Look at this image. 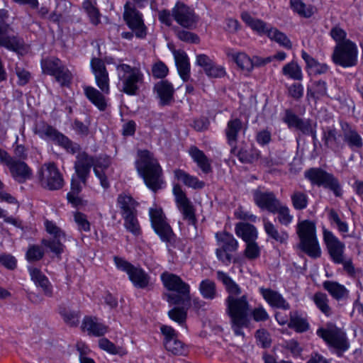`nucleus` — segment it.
Masks as SVG:
<instances>
[{"instance_id":"1","label":"nucleus","mask_w":363,"mask_h":363,"mask_svg":"<svg viewBox=\"0 0 363 363\" xmlns=\"http://www.w3.org/2000/svg\"><path fill=\"white\" fill-rule=\"evenodd\" d=\"M217 279L225 286L228 294L225 298V313L230 318L231 328L236 336L244 337L242 331L244 328H247L250 320L249 315L251 314L253 320L256 322L266 321L269 319V315L262 306H258L251 310V307L247 294H242V289L228 274L218 271Z\"/></svg>"},{"instance_id":"2","label":"nucleus","mask_w":363,"mask_h":363,"mask_svg":"<svg viewBox=\"0 0 363 363\" xmlns=\"http://www.w3.org/2000/svg\"><path fill=\"white\" fill-rule=\"evenodd\" d=\"M91 69L94 75L97 86L101 91L91 86L84 87L86 97L100 111H104L107 103L103 93H109V76L104 62L99 57H92L90 62Z\"/></svg>"},{"instance_id":"3","label":"nucleus","mask_w":363,"mask_h":363,"mask_svg":"<svg viewBox=\"0 0 363 363\" xmlns=\"http://www.w3.org/2000/svg\"><path fill=\"white\" fill-rule=\"evenodd\" d=\"M138 155L135 167L145 185L154 192L162 189L164 184L163 172L157 160L147 150H139Z\"/></svg>"},{"instance_id":"4","label":"nucleus","mask_w":363,"mask_h":363,"mask_svg":"<svg viewBox=\"0 0 363 363\" xmlns=\"http://www.w3.org/2000/svg\"><path fill=\"white\" fill-rule=\"evenodd\" d=\"M161 281L164 288L175 294L165 293L164 297L171 305H179L189 303L191 301L190 286L174 274L164 272L161 276Z\"/></svg>"},{"instance_id":"5","label":"nucleus","mask_w":363,"mask_h":363,"mask_svg":"<svg viewBox=\"0 0 363 363\" xmlns=\"http://www.w3.org/2000/svg\"><path fill=\"white\" fill-rule=\"evenodd\" d=\"M297 234L300 240L298 248L311 258L320 257L321 250L316 235L315 223L309 220L299 222Z\"/></svg>"},{"instance_id":"6","label":"nucleus","mask_w":363,"mask_h":363,"mask_svg":"<svg viewBox=\"0 0 363 363\" xmlns=\"http://www.w3.org/2000/svg\"><path fill=\"white\" fill-rule=\"evenodd\" d=\"M316 334L321 337L325 343L335 350L337 357H342L350 347V341L346 333L333 323H328L325 328H320Z\"/></svg>"},{"instance_id":"7","label":"nucleus","mask_w":363,"mask_h":363,"mask_svg":"<svg viewBox=\"0 0 363 363\" xmlns=\"http://www.w3.org/2000/svg\"><path fill=\"white\" fill-rule=\"evenodd\" d=\"M8 18V11L0 9V47H4L18 55H23L26 51L25 42L18 35L11 34L12 28L5 22Z\"/></svg>"},{"instance_id":"8","label":"nucleus","mask_w":363,"mask_h":363,"mask_svg":"<svg viewBox=\"0 0 363 363\" xmlns=\"http://www.w3.org/2000/svg\"><path fill=\"white\" fill-rule=\"evenodd\" d=\"M116 70L118 79L122 82L121 91L130 96L136 95L139 84L143 82V74L140 69L126 64H119L116 66Z\"/></svg>"},{"instance_id":"9","label":"nucleus","mask_w":363,"mask_h":363,"mask_svg":"<svg viewBox=\"0 0 363 363\" xmlns=\"http://www.w3.org/2000/svg\"><path fill=\"white\" fill-rule=\"evenodd\" d=\"M304 177L312 185L323 186L333 192L335 196L341 197L342 190L338 179L333 174L318 167H312L304 172Z\"/></svg>"},{"instance_id":"10","label":"nucleus","mask_w":363,"mask_h":363,"mask_svg":"<svg viewBox=\"0 0 363 363\" xmlns=\"http://www.w3.org/2000/svg\"><path fill=\"white\" fill-rule=\"evenodd\" d=\"M304 177L312 185L323 186L333 192L335 196L341 197L342 190L338 179L333 174L318 167H312L304 172Z\"/></svg>"},{"instance_id":"11","label":"nucleus","mask_w":363,"mask_h":363,"mask_svg":"<svg viewBox=\"0 0 363 363\" xmlns=\"http://www.w3.org/2000/svg\"><path fill=\"white\" fill-rule=\"evenodd\" d=\"M332 60L335 65L343 67L355 66L357 63V48L350 40L337 44L334 48Z\"/></svg>"},{"instance_id":"12","label":"nucleus","mask_w":363,"mask_h":363,"mask_svg":"<svg viewBox=\"0 0 363 363\" xmlns=\"http://www.w3.org/2000/svg\"><path fill=\"white\" fill-rule=\"evenodd\" d=\"M35 133L38 135L41 138L50 139L65 147L67 151L74 154L79 150L77 144H73L67 137L60 133L52 125L41 121L35 125L34 129Z\"/></svg>"},{"instance_id":"13","label":"nucleus","mask_w":363,"mask_h":363,"mask_svg":"<svg viewBox=\"0 0 363 363\" xmlns=\"http://www.w3.org/2000/svg\"><path fill=\"white\" fill-rule=\"evenodd\" d=\"M41 186L51 191L59 190L65 184L62 174L55 163L44 164L38 172Z\"/></svg>"},{"instance_id":"14","label":"nucleus","mask_w":363,"mask_h":363,"mask_svg":"<svg viewBox=\"0 0 363 363\" xmlns=\"http://www.w3.org/2000/svg\"><path fill=\"white\" fill-rule=\"evenodd\" d=\"M123 18L128 27L134 32L135 36L143 39L147 35V27L143 14L136 9L134 4L127 2L124 6Z\"/></svg>"},{"instance_id":"15","label":"nucleus","mask_w":363,"mask_h":363,"mask_svg":"<svg viewBox=\"0 0 363 363\" xmlns=\"http://www.w3.org/2000/svg\"><path fill=\"white\" fill-rule=\"evenodd\" d=\"M149 213L155 232L163 242L173 244L176 236L171 226L166 221L162 210L161 208H150Z\"/></svg>"},{"instance_id":"16","label":"nucleus","mask_w":363,"mask_h":363,"mask_svg":"<svg viewBox=\"0 0 363 363\" xmlns=\"http://www.w3.org/2000/svg\"><path fill=\"white\" fill-rule=\"evenodd\" d=\"M216 238L220 246L216 250V257L224 264L229 265L233 259L231 253L238 250V243L232 234L225 231L216 233Z\"/></svg>"},{"instance_id":"17","label":"nucleus","mask_w":363,"mask_h":363,"mask_svg":"<svg viewBox=\"0 0 363 363\" xmlns=\"http://www.w3.org/2000/svg\"><path fill=\"white\" fill-rule=\"evenodd\" d=\"M1 163L9 168L11 177L19 184L25 183L31 179L33 171L23 160L11 157L7 152L2 159Z\"/></svg>"},{"instance_id":"18","label":"nucleus","mask_w":363,"mask_h":363,"mask_svg":"<svg viewBox=\"0 0 363 363\" xmlns=\"http://www.w3.org/2000/svg\"><path fill=\"white\" fill-rule=\"evenodd\" d=\"M172 16L174 20L184 28L193 30L196 27L198 16L193 9L182 2L176 3L172 9Z\"/></svg>"},{"instance_id":"19","label":"nucleus","mask_w":363,"mask_h":363,"mask_svg":"<svg viewBox=\"0 0 363 363\" xmlns=\"http://www.w3.org/2000/svg\"><path fill=\"white\" fill-rule=\"evenodd\" d=\"M284 122L289 128L294 127L300 130L303 135H311L313 138L314 147L318 142L316 134V123L312 124L310 119L303 120L289 110L286 111Z\"/></svg>"},{"instance_id":"20","label":"nucleus","mask_w":363,"mask_h":363,"mask_svg":"<svg viewBox=\"0 0 363 363\" xmlns=\"http://www.w3.org/2000/svg\"><path fill=\"white\" fill-rule=\"evenodd\" d=\"M173 194L175 196L177 208L182 213L184 219L188 220L189 224L196 225V218L194 207L179 184L174 185Z\"/></svg>"},{"instance_id":"21","label":"nucleus","mask_w":363,"mask_h":363,"mask_svg":"<svg viewBox=\"0 0 363 363\" xmlns=\"http://www.w3.org/2000/svg\"><path fill=\"white\" fill-rule=\"evenodd\" d=\"M323 240L327 246L331 259L336 264L342 263L344 258V243L340 242L331 231L325 228H323Z\"/></svg>"},{"instance_id":"22","label":"nucleus","mask_w":363,"mask_h":363,"mask_svg":"<svg viewBox=\"0 0 363 363\" xmlns=\"http://www.w3.org/2000/svg\"><path fill=\"white\" fill-rule=\"evenodd\" d=\"M252 196L255 203L260 209L267 210L270 213L275 211V208L281 203L274 192L264 191L260 187L252 191Z\"/></svg>"},{"instance_id":"23","label":"nucleus","mask_w":363,"mask_h":363,"mask_svg":"<svg viewBox=\"0 0 363 363\" xmlns=\"http://www.w3.org/2000/svg\"><path fill=\"white\" fill-rule=\"evenodd\" d=\"M94 157L86 152H79L76 156L74 169L79 180L86 185L91 167H94Z\"/></svg>"},{"instance_id":"24","label":"nucleus","mask_w":363,"mask_h":363,"mask_svg":"<svg viewBox=\"0 0 363 363\" xmlns=\"http://www.w3.org/2000/svg\"><path fill=\"white\" fill-rule=\"evenodd\" d=\"M94 172L95 175L99 179L101 185L107 189L109 187V182L104 173V170L107 169L111 164V159L106 155H101L94 157Z\"/></svg>"},{"instance_id":"25","label":"nucleus","mask_w":363,"mask_h":363,"mask_svg":"<svg viewBox=\"0 0 363 363\" xmlns=\"http://www.w3.org/2000/svg\"><path fill=\"white\" fill-rule=\"evenodd\" d=\"M154 91L160 99L162 106H167L174 101V89L172 83L167 80H161L154 86Z\"/></svg>"},{"instance_id":"26","label":"nucleus","mask_w":363,"mask_h":363,"mask_svg":"<svg viewBox=\"0 0 363 363\" xmlns=\"http://www.w3.org/2000/svg\"><path fill=\"white\" fill-rule=\"evenodd\" d=\"M259 291L264 300L273 308L289 310V303L277 291L270 289L260 288Z\"/></svg>"},{"instance_id":"27","label":"nucleus","mask_w":363,"mask_h":363,"mask_svg":"<svg viewBox=\"0 0 363 363\" xmlns=\"http://www.w3.org/2000/svg\"><path fill=\"white\" fill-rule=\"evenodd\" d=\"M82 329L87 331L90 335L100 337L108 331V327L97 321V318L91 316H85L82 320Z\"/></svg>"},{"instance_id":"28","label":"nucleus","mask_w":363,"mask_h":363,"mask_svg":"<svg viewBox=\"0 0 363 363\" xmlns=\"http://www.w3.org/2000/svg\"><path fill=\"white\" fill-rule=\"evenodd\" d=\"M341 126L345 143H346L351 149L362 148L363 147V140L357 131L352 128L347 123H342Z\"/></svg>"},{"instance_id":"29","label":"nucleus","mask_w":363,"mask_h":363,"mask_svg":"<svg viewBox=\"0 0 363 363\" xmlns=\"http://www.w3.org/2000/svg\"><path fill=\"white\" fill-rule=\"evenodd\" d=\"M174 57L180 77L187 82L190 77V63L186 53L182 50H174Z\"/></svg>"},{"instance_id":"30","label":"nucleus","mask_w":363,"mask_h":363,"mask_svg":"<svg viewBox=\"0 0 363 363\" xmlns=\"http://www.w3.org/2000/svg\"><path fill=\"white\" fill-rule=\"evenodd\" d=\"M322 140L325 147L332 149L335 152L343 147V144L340 140L338 131L334 127L323 128Z\"/></svg>"},{"instance_id":"31","label":"nucleus","mask_w":363,"mask_h":363,"mask_svg":"<svg viewBox=\"0 0 363 363\" xmlns=\"http://www.w3.org/2000/svg\"><path fill=\"white\" fill-rule=\"evenodd\" d=\"M117 204L122 217L137 213L138 203L129 194H120L117 198Z\"/></svg>"},{"instance_id":"32","label":"nucleus","mask_w":363,"mask_h":363,"mask_svg":"<svg viewBox=\"0 0 363 363\" xmlns=\"http://www.w3.org/2000/svg\"><path fill=\"white\" fill-rule=\"evenodd\" d=\"M263 34L267 35L270 40L275 41L286 49L291 50L292 48V43L289 38L276 28L267 24V28H264Z\"/></svg>"},{"instance_id":"33","label":"nucleus","mask_w":363,"mask_h":363,"mask_svg":"<svg viewBox=\"0 0 363 363\" xmlns=\"http://www.w3.org/2000/svg\"><path fill=\"white\" fill-rule=\"evenodd\" d=\"M128 277L136 288L146 289L150 285V277L141 268L134 267Z\"/></svg>"},{"instance_id":"34","label":"nucleus","mask_w":363,"mask_h":363,"mask_svg":"<svg viewBox=\"0 0 363 363\" xmlns=\"http://www.w3.org/2000/svg\"><path fill=\"white\" fill-rule=\"evenodd\" d=\"M31 279L35 284L41 287L45 296L51 297L52 296V285L48 279L37 268L30 270Z\"/></svg>"},{"instance_id":"35","label":"nucleus","mask_w":363,"mask_h":363,"mask_svg":"<svg viewBox=\"0 0 363 363\" xmlns=\"http://www.w3.org/2000/svg\"><path fill=\"white\" fill-rule=\"evenodd\" d=\"M242 129V123L239 118L230 119L225 130V136L228 145L237 143L238 133Z\"/></svg>"},{"instance_id":"36","label":"nucleus","mask_w":363,"mask_h":363,"mask_svg":"<svg viewBox=\"0 0 363 363\" xmlns=\"http://www.w3.org/2000/svg\"><path fill=\"white\" fill-rule=\"evenodd\" d=\"M323 288L337 301L346 298L349 291L345 286L332 281H325L323 284Z\"/></svg>"},{"instance_id":"37","label":"nucleus","mask_w":363,"mask_h":363,"mask_svg":"<svg viewBox=\"0 0 363 363\" xmlns=\"http://www.w3.org/2000/svg\"><path fill=\"white\" fill-rule=\"evenodd\" d=\"M235 233L245 242L254 241L257 238L255 227L247 223H239L235 226Z\"/></svg>"},{"instance_id":"38","label":"nucleus","mask_w":363,"mask_h":363,"mask_svg":"<svg viewBox=\"0 0 363 363\" xmlns=\"http://www.w3.org/2000/svg\"><path fill=\"white\" fill-rule=\"evenodd\" d=\"M301 57L306 64V69L314 74H322L327 72L328 66L326 64L319 63L315 58L306 51H301Z\"/></svg>"},{"instance_id":"39","label":"nucleus","mask_w":363,"mask_h":363,"mask_svg":"<svg viewBox=\"0 0 363 363\" xmlns=\"http://www.w3.org/2000/svg\"><path fill=\"white\" fill-rule=\"evenodd\" d=\"M189 153L203 172L207 174L211 172L210 162L203 151L196 146H192L189 150Z\"/></svg>"},{"instance_id":"40","label":"nucleus","mask_w":363,"mask_h":363,"mask_svg":"<svg viewBox=\"0 0 363 363\" xmlns=\"http://www.w3.org/2000/svg\"><path fill=\"white\" fill-rule=\"evenodd\" d=\"M174 176L178 179L182 181L186 186L194 189H203L205 183L199 181V179L194 176H191L182 169L174 170Z\"/></svg>"},{"instance_id":"41","label":"nucleus","mask_w":363,"mask_h":363,"mask_svg":"<svg viewBox=\"0 0 363 363\" xmlns=\"http://www.w3.org/2000/svg\"><path fill=\"white\" fill-rule=\"evenodd\" d=\"M264 228L267 235L276 242L281 244L286 243L289 234L286 231H279L277 228L269 220L264 219Z\"/></svg>"},{"instance_id":"42","label":"nucleus","mask_w":363,"mask_h":363,"mask_svg":"<svg viewBox=\"0 0 363 363\" xmlns=\"http://www.w3.org/2000/svg\"><path fill=\"white\" fill-rule=\"evenodd\" d=\"M327 96V84L322 80L313 82L312 87L307 88L306 98L308 100L313 99L315 102Z\"/></svg>"},{"instance_id":"43","label":"nucleus","mask_w":363,"mask_h":363,"mask_svg":"<svg viewBox=\"0 0 363 363\" xmlns=\"http://www.w3.org/2000/svg\"><path fill=\"white\" fill-rule=\"evenodd\" d=\"M177 306L169 311L168 315L169 317L173 320L174 321L178 323L179 325H183L187 317V311L191 306V301L188 305L186 304H179Z\"/></svg>"},{"instance_id":"44","label":"nucleus","mask_w":363,"mask_h":363,"mask_svg":"<svg viewBox=\"0 0 363 363\" xmlns=\"http://www.w3.org/2000/svg\"><path fill=\"white\" fill-rule=\"evenodd\" d=\"M317 308L326 316L329 317L332 315V308L329 306V299L327 294L323 292H316L313 297Z\"/></svg>"},{"instance_id":"45","label":"nucleus","mask_w":363,"mask_h":363,"mask_svg":"<svg viewBox=\"0 0 363 363\" xmlns=\"http://www.w3.org/2000/svg\"><path fill=\"white\" fill-rule=\"evenodd\" d=\"M199 291L206 299L213 300L217 296L216 283L208 279H206L199 284Z\"/></svg>"},{"instance_id":"46","label":"nucleus","mask_w":363,"mask_h":363,"mask_svg":"<svg viewBox=\"0 0 363 363\" xmlns=\"http://www.w3.org/2000/svg\"><path fill=\"white\" fill-rule=\"evenodd\" d=\"M282 74L287 77L301 81L303 79V73L301 67L296 62L291 61L282 67Z\"/></svg>"},{"instance_id":"47","label":"nucleus","mask_w":363,"mask_h":363,"mask_svg":"<svg viewBox=\"0 0 363 363\" xmlns=\"http://www.w3.org/2000/svg\"><path fill=\"white\" fill-rule=\"evenodd\" d=\"M242 20L250 26L253 30L262 35L264 28H267V23L260 19L252 18L247 12H243L241 14Z\"/></svg>"},{"instance_id":"48","label":"nucleus","mask_w":363,"mask_h":363,"mask_svg":"<svg viewBox=\"0 0 363 363\" xmlns=\"http://www.w3.org/2000/svg\"><path fill=\"white\" fill-rule=\"evenodd\" d=\"M65 323L70 327H77L79 323L80 313L67 308H60L59 311Z\"/></svg>"},{"instance_id":"49","label":"nucleus","mask_w":363,"mask_h":363,"mask_svg":"<svg viewBox=\"0 0 363 363\" xmlns=\"http://www.w3.org/2000/svg\"><path fill=\"white\" fill-rule=\"evenodd\" d=\"M228 57H231L233 60L237 64V65L242 69L247 72H250L252 69V59H250L244 52L238 53H227Z\"/></svg>"},{"instance_id":"50","label":"nucleus","mask_w":363,"mask_h":363,"mask_svg":"<svg viewBox=\"0 0 363 363\" xmlns=\"http://www.w3.org/2000/svg\"><path fill=\"white\" fill-rule=\"evenodd\" d=\"M62 65L61 60L57 57H48L41 60L43 72L52 76Z\"/></svg>"},{"instance_id":"51","label":"nucleus","mask_w":363,"mask_h":363,"mask_svg":"<svg viewBox=\"0 0 363 363\" xmlns=\"http://www.w3.org/2000/svg\"><path fill=\"white\" fill-rule=\"evenodd\" d=\"M52 76L62 86H69L72 79V73L64 65H62Z\"/></svg>"},{"instance_id":"52","label":"nucleus","mask_w":363,"mask_h":363,"mask_svg":"<svg viewBox=\"0 0 363 363\" xmlns=\"http://www.w3.org/2000/svg\"><path fill=\"white\" fill-rule=\"evenodd\" d=\"M293 206L296 210L305 209L308 203L307 194L303 191H295L291 196Z\"/></svg>"},{"instance_id":"53","label":"nucleus","mask_w":363,"mask_h":363,"mask_svg":"<svg viewBox=\"0 0 363 363\" xmlns=\"http://www.w3.org/2000/svg\"><path fill=\"white\" fill-rule=\"evenodd\" d=\"M291 7L293 10L300 16L309 18L313 13V8L311 6H307L301 0H290Z\"/></svg>"},{"instance_id":"54","label":"nucleus","mask_w":363,"mask_h":363,"mask_svg":"<svg viewBox=\"0 0 363 363\" xmlns=\"http://www.w3.org/2000/svg\"><path fill=\"white\" fill-rule=\"evenodd\" d=\"M61 238L53 237L52 239H43L41 243L56 255L60 256L64 251V245L61 242Z\"/></svg>"},{"instance_id":"55","label":"nucleus","mask_w":363,"mask_h":363,"mask_svg":"<svg viewBox=\"0 0 363 363\" xmlns=\"http://www.w3.org/2000/svg\"><path fill=\"white\" fill-rule=\"evenodd\" d=\"M123 218L124 219V225L129 232L135 235L140 234L141 230L137 219V213L132 215H127L123 216Z\"/></svg>"},{"instance_id":"56","label":"nucleus","mask_w":363,"mask_h":363,"mask_svg":"<svg viewBox=\"0 0 363 363\" xmlns=\"http://www.w3.org/2000/svg\"><path fill=\"white\" fill-rule=\"evenodd\" d=\"M275 209L272 213H278L277 218L281 224L288 225L292 221L293 216L290 215L289 209L286 206H282L280 203Z\"/></svg>"},{"instance_id":"57","label":"nucleus","mask_w":363,"mask_h":363,"mask_svg":"<svg viewBox=\"0 0 363 363\" xmlns=\"http://www.w3.org/2000/svg\"><path fill=\"white\" fill-rule=\"evenodd\" d=\"M289 327L294 329L298 333L307 331L309 324L307 320L298 315H291Z\"/></svg>"},{"instance_id":"58","label":"nucleus","mask_w":363,"mask_h":363,"mask_svg":"<svg viewBox=\"0 0 363 363\" xmlns=\"http://www.w3.org/2000/svg\"><path fill=\"white\" fill-rule=\"evenodd\" d=\"M164 345L166 350L174 354L181 355L184 352L183 343L177 337L164 340Z\"/></svg>"},{"instance_id":"59","label":"nucleus","mask_w":363,"mask_h":363,"mask_svg":"<svg viewBox=\"0 0 363 363\" xmlns=\"http://www.w3.org/2000/svg\"><path fill=\"white\" fill-rule=\"evenodd\" d=\"M82 7L89 17L92 24L96 26L100 22V14L99 10L93 6L90 0H85L82 4Z\"/></svg>"},{"instance_id":"60","label":"nucleus","mask_w":363,"mask_h":363,"mask_svg":"<svg viewBox=\"0 0 363 363\" xmlns=\"http://www.w3.org/2000/svg\"><path fill=\"white\" fill-rule=\"evenodd\" d=\"M45 255L44 250L36 245H31L28 247L26 257L28 262H36L40 260Z\"/></svg>"},{"instance_id":"61","label":"nucleus","mask_w":363,"mask_h":363,"mask_svg":"<svg viewBox=\"0 0 363 363\" xmlns=\"http://www.w3.org/2000/svg\"><path fill=\"white\" fill-rule=\"evenodd\" d=\"M239 160L242 163H252L259 157V152L254 150L250 153L246 149L241 148L236 154Z\"/></svg>"},{"instance_id":"62","label":"nucleus","mask_w":363,"mask_h":363,"mask_svg":"<svg viewBox=\"0 0 363 363\" xmlns=\"http://www.w3.org/2000/svg\"><path fill=\"white\" fill-rule=\"evenodd\" d=\"M244 254L248 259L251 260L255 259L259 257L260 248L255 240L246 242V248Z\"/></svg>"},{"instance_id":"63","label":"nucleus","mask_w":363,"mask_h":363,"mask_svg":"<svg viewBox=\"0 0 363 363\" xmlns=\"http://www.w3.org/2000/svg\"><path fill=\"white\" fill-rule=\"evenodd\" d=\"M328 218L331 223L336 225L338 230L340 233L348 232V225L346 222L341 220L337 213L334 210L331 209L329 212Z\"/></svg>"},{"instance_id":"64","label":"nucleus","mask_w":363,"mask_h":363,"mask_svg":"<svg viewBox=\"0 0 363 363\" xmlns=\"http://www.w3.org/2000/svg\"><path fill=\"white\" fill-rule=\"evenodd\" d=\"M74 220L80 231L89 232L91 230L90 223L86 216L81 212H77L74 215Z\"/></svg>"}]
</instances>
